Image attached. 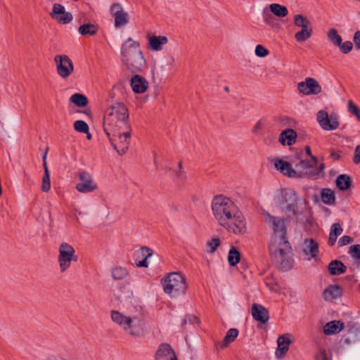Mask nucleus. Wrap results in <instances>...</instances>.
Wrapping results in <instances>:
<instances>
[{
    "instance_id": "1",
    "label": "nucleus",
    "mask_w": 360,
    "mask_h": 360,
    "mask_svg": "<svg viewBox=\"0 0 360 360\" xmlns=\"http://www.w3.org/2000/svg\"><path fill=\"white\" fill-rule=\"evenodd\" d=\"M264 214L274 231L269 244L271 260L278 270L288 271L292 268L294 259L292 249L287 238L286 219L274 217L268 212Z\"/></svg>"
},
{
    "instance_id": "2",
    "label": "nucleus",
    "mask_w": 360,
    "mask_h": 360,
    "mask_svg": "<svg viewBox=\"0 0 360 360\" xmlns=\"http://www.w3.org/2000/svg\"><path fill=\"white\" fill-rule=\"evenodd\" d=\"M212 210L219 224L227 231L236 235L246 232L245 218L229 198L222 195L214 196L212 201Z\"/></svg>"
},
{
    "instance_id": "3",
    "label": "nucleus",
    "mask_w": 360,
    "mask_h": 360,
    "mask_svg": "<svg viewBox=\"0 0 360 360\" xmlns=\"http://www.w3.org/2000/svg\"><path fill=\"white\" fill-rule=\"evenodd\" d=\"M120 57L123 65L132 74L142 72L147 66L139 41H134L131 37L122 43Z\"/></svg>"
},
{
    "instance_id": "4",
    "label": "nucleus",
    "mask_w": 360,
    "mask_h": 360,
    "mask_svg": "<svg viewBox=\"0 0 360 360\" xmlns=\"http://www.w3.org/2000/svg\"><path fill=\"white\" fill-rule=\"evenodd\" d=\"M129 111L122 103H116L108 108L103 117V129L108 137L110 131L129 129Z\"/></svg>"
},
{
    "instance_id": "5",
    "label": "nucleus",
    "mask_w": 360,
    "mask_h": 360,
    "mask_svg": "<svg viewBox=\"0 0 360 360\" xmlns=\"http://www.w3.org/2000/svg\"><path fill=\"white\" fill-rule=\"evenodd\" d=\"M289 160L277 158L274 160V167L283 176L288 178H304L307 175L304 171V153L302 150L297 151Z\"/></svg>"
},
{
    "instance_id": "6",
    "label": "nucleus",
    "mask_w": 360,
    "mask_h": 360,
    "mask_svg": "<svg viewBox=\"0 0 360 360\" xmlns=\"http://www.w3.org/2000/svg\"><path fill=\"white\" fill-rule=\"evenodd\" d=\"M276 206L283 212L298 217V204L302 200L299 194L292 188H282L275 196Z\"/></svg>"
},
{
    "instance_id": "7",
    "label": "nucleus",
    "mask_w": 360,
    "mask_h": 360,
    "mask_svg": "<svg viewBox=\"0 0 360 360\" xmlns=\"http://www.w3.org/2000/svg\"><path fill=\"white\" fill-rule=\"evenodd\" d=\"M164 292L172 297L184 295L188 288L186 278L179 272H172L161 279Z\"/></svg>"
},
{
    "instance_id": "8",
    "label": "nucleus",
    "mask_w": 360,
    "mask_h": 360,
    "mask_svg": "<svg viewBox=\"0 0 360 360\" xmlns=\"http://www.w3.org/2000/svg\"><path fill=\"white\" fill-rule=\"evenodd\" d=\"M131 129L110 131L109 141L120 155H124L128 150L129 146V139L131 137Z\"/></svg>"
},
{
    "instance_id": "9",
    "label": "nucleus",
    "mask_w": 360,
    "mask_h": 360,
    "mask_svg": "<svg viewBox=\"0 0 360 360\" xmlns=\"http://www.w3.org/2000/svg\"><path fill=\"white\" fill-rule=\"evenodd\" d=\"M77 259L78 257L72 245L65 242L60 245L58 262L61 272H65L70 267L72 261L77 262Z\"/></svg>"
},
{
    "instance_id": "10",
    "label": "nucleus",
    "mask_w": 360,
    "mask_h": 360,
    "mask_svg": "<svg viewBox=\"0 0 360 360\" xmlns=\"http://www.w3.org/2000/svg\"><path fill=\"white\" fill-rule=\"evenodd\" d=\"M58 74L62 78L68 77L74 70L71 59L67 55H56L54 58Z\"/></svg>"
},
{
    "instance_id": "11",
    "label": "nucleus",
    "mask_w": 360,
    "mask_h": 360,
    "mask_svg": "<svg viewBox=\"0 0 360 360\" xmlns=\"http://www.w3.org/2000/svg\"><path fill=\"white\" fill-rule=\"evenodd\" d=\"M316 119L321 127L327 131L335 130L340 124L336 114H330L329 117L328 112L323 110H321L318 112Z\"/></svg>"
},
{
    "instance_id": "12",
    "label": "nucleus",
    "mask_w": 360,
    "mask_h": 360,
    "mask_svg": "<svg viewBox=\"0 0 360 360\" xmlns=\"http://www.w3.org/2000/svg\"><path fill=\"white\" fill-rule=\"evenodd\" d=\"M300 93L304 95H316L321 92V86L319 83L312 77H307L304 82L297 84Z\"/></svg>"
},
{
    "instance_id": "13",
    "label": "nucleus",
    "mask_w": 360,
    "mask_h": 360,
    "mask_svg": "<svg viewBox=\"0 0 360 360\" xmlns=\"http://www.w3.org/2000/svg\"><path fill=\"white\" fill-rule=\"evenodd\" d=\"M129 323L124 330L129 332V333L133 337L142 336L146 329V322L143 319H140L137 316L130 317Z\"/></svg>"
},
{
    "instance_id": "14",
    "label": "nucleus",
    "mask_w": 360,
    "mask_h": 360,
    "mask_svg": "<svg viewBox=\"0 0 360 360\" xmlns=\"http://www.w3.org/2000/svg\"><path fill=\"white\" fill-rule=\"evenodd\" d=\"M79 177L81 181L76 185V189L80 193H90L97 189V184L93 181L87 172H79Z\"/></svg>"
},
{
    "instance_id": "15",
    "label": "nucleus",
    "mask_w": 360,
    "mask_h": 360,
    "mask_svg": "<svg viewBox=\"0 0 360 360\" xmlns=\"http://www.w3.org/2000/svg\"><path fill=\"white\" fill-rule=\"evenodd\" d=\"M110 14L115 18V27H120L126 25L129 22L128 13L124 11L121 5L118 3L113 4L110 6Z\"/></svg>"
},
{
    "instance_id": "16",
    "label": "nucleus",
    "mask_w": 360,
    "mask_h": 360,
    "mask_svg": "<svg viewBox=\"0 0 360 360\" xmlns=\"http://www.w3.org/2000/svg\"><path fill=\"white\" fill-rule=\"evenodd\" d=\"M51 16L59 23L63 25L69 23L73 18L72 13L65 11L64 6L60 4H53Z\"/></svg>"
},
{
    "instance_id": "17",
    "label": "nucleus",
    "mask_w": 360,
    "mask_h": 360,
    "mask_svg": "<svg viewBox=\"0 0 360 360\" xmlns=\"http://www.w3.org/2000/svg\"><path fill=\"white\" fill-rule=\"evenodd\" d=\"M304 171H306L307 175L304 178H311L319 175L324 169V164L321 163L318 166L317 158H313V160H307L304 158Z\"/></svg>"
},
{
    "instance_id": "18",
    "label": "nucleus",
    "mask_w": 360,
    "mask_h": 360,
    "mask_svg": "<svg viewBox=\"0 0 360 360\" xmlns=\"http://www.w3.org/2000/svg\"><path fill=\"white\" fill-rule=\"evenodd\" d=\"M293 341V336L291 333H285L278 337L277 340L278 347L276 349L277 357H283L288 351L289 345Z\"/></svg>"
},
{
    "instance_id": "19",
    "label": "nucleus",
    "mask_w": 360,
    "mask_h": 360,
    "mask_svg": "<svg viewBox=\"0 0 360 360\" xmlns=\"http://www.w3.org/2000/svg\"><path fill=\"white\" fill-rule=\"evenodd\" d=\"M130 85L135 94H143L148 88V82L145 77L139 73L134 74L130 79Z\"/></svg>"
},
{
    "instance_id": "20",
    "label": "nucleus",
    "mask_w": 360,
    "mask_h": 360,
    "mask_svg": "<svg viewBox=\"0 0 360 360\" xmlns=\"http://www.w3.org/2000/svg\"><path fill=\"white\" fill-rule=\"evenodd\" d=\"M251 313L254 319L261 323L264 324L269 321V311L259 304L254 303L252 305Z\"/></svg>"
},
{
    "instance_id": "21",
    "label": "nucleus",
    "mask_w": 360,
    "mask_h": 360,
    "mask_svg": "<svg viewBox=\"0 0 360 360\" xmlns=\"http://www.w3.org/2000/svg\"><path fill=\"white\" fill-rule=\"evenodd\" d=\"M156 360H177V357L169 344H162L156 352Z\"/></svg>"
},
{
    "instance_id": "22",
    "label": "nucleus",
    "mask_w": 360,
    "mask_h": 360,
    "mask_svg": "<svg viewBox=\"0 0 360 360\" xmlns=\"http://www.w3.org/2000/svg\"><path fill=\"white\" fill-rule=\"evenodd\" d=\"M148 49L158 51L162 49V46L167 44L168 39L165 36H155L149 35L147 36Z\"/></svg>"
},
{
    "instance_id": "23",
    "label": "nucleus",
    "mask_w": 360,
    "mask_h": 360,
    "mask_svg": "<svg viewBox=\"0 0 360 360\" xmlns=\"http://www.w3.org/2000/svg\"><path fill=\"white\" fill-rule=\"evenodd\" d=\"M297 132L292 129H285L279 135L278 141L283 146H291L296 141Z\"/></svg>"
},
{
    "instance_id": "24",
    "label": "nucleus",
    "mask_w": 360,
    "mask_h": 360,
    "mask_svg": "<svg viewBox=\"0 0 360 360\" xmlns=\"http://www.w3.org/2000/svg\"><path fill=\"white\" fill-rule=\"evenodd\" d=\"M342 290L338 285H330L323 291L322 296L325 301H333L342 296Z\"/></svg>"
},
{
    "instance_id": "25",
    "label": "nucleus",
    "mask_w": 360,
    "mask_h": 360,
    "mask_svg": "<svg viewBox=\"0 0 360 360\" xmlns=\"http://www.w3.org/2000/svg\"><path fill=\"white\" fill-rule=\"evenodd\" d=\"M239 331L237 328H230L226 333L221 342H216L215 346L217 349H225L229 346L238 337Z\"/></svg>"
},
{
    "instance_id": "26",
    "label": "nucleus",
    "mask_w": 360,
    "mask_h": 360,
    "mask_svg": "<svg viewBox=\"0 0 360 360\" xmlns=\"http://www.w3.org/2000/svg\"><path fill=\"white\" fill-rule=\"evenodd\" d=\"M303 252L305 255H310L311 258L316 257L319 252V244L318 243L312 239H306L304 241Z\"/></svg>"
},
{
    "instance_id": "27",
    "label": "nucleus",
    "mask_w": 360,
    "mask_h": 360,
    "mask_svg": "<svg viewBox=\"0 0 360 360\" xmlns=\"http://www.w3.org/2000/svg\"><path fill=\"white\" fill-rule=\"evenodd\" d=\"M345 328V323L341 321H331L326 323L323 326V333L327 335L337 334Z\"/></svg>"
},
{
    "instance_id": "28",
    "label": "nucleus",
    "mask_w": 360,
    "mask_h": 360,
    "mask_svg": "<svg viewBox=\"0 0 360 360\" xmlns=\"http://www.w3.org/2000/svg\"><path fill=\"white\" fill-rule=\"evenodd\" d=\"M328 270L331 276H339L347 271V266L340 260H332L328 266Z\"/></svg>"
},
{
    "instance_id": "29",
    "label": "nucleus",
    "mask_w": 360,
    "mask_h": 360,
    "mask_svg": "<svg viewBox=\"0 0 360 360\" xmlns=\"http://www.w3.org/2000/svg\"><path fill=\"white\" fill-rule=\"evenodd\" d=\"M48 149L49 148H47L45 153L43 155V167L44 169L41 184V191L43 192H48L51 188L50 174L46 161Z\"/></svg>"
},
{
    "instance_id": "30",
    "label": "nucleus",
    "mask_w": 360,
    "mask_h": 360,
    "mask_svg": "<svg viewBox=\"0 0 360 360\" xmlns=\"http://www.w3.org/2000/svg\"><path fill=\"white\" fill-rule=\"evenodd\" d=\"M98 31V26L96 24L85 23L79 26V33L84 37L95 36Z\"/></svg>"
},
{
    "instance_id": "31",
    "label": "nucleus",
    "mask_w": 360,
    "mask_h": 360,
    "mask_svg": "<svg viewBox=\"0 0 360 360\" xmlns=\"http://www.w3.org/2000/svg\"><path fill=\"white\" fill-rule=\"evenodd\" d=\"M352 179L347 174H340L335 179V184L337 188L340 191H347L352 186Z\"/></svg>"
},
{
    "instance_id": "32",
    "label": "nucleus",
    "mask_w": 360,
    "mask_h": 360,
    "mask_svg": "<svg viewBox=\"0 0 360 360\" xmlns=\"http://www.w3.org/2000/svg\"><path fill=\"white\" fill-rule=\"evenodd\" d=\"M321 201L328 205H333L335 202V195L333 191L330 188H323L321 191Z\"/></svg>"
},
{
    "instance_id": "33",
    "label": "nucleus",
    "mask_w": 360,
    "mask_h": 360,
    "mask_svg": "<svg viewBox=\"0 0 360 360\" xmlns=\"http://www.w3.org/2000/svg\"><path fill=\"white\" fill-rule=\"evenodd\" d=\"M313 33L312 25L308 27H304L301 28V30L297 32L295 34V39L297 42L305 41L309 39Z\"/></svg>"
},
{
    "instance_id": "34",
    "label": "nucleus",
    "mask_w": 360,
    "mask_h": 360,
    "mask_svg": "<svg viewBox=\"0 0 360 360\" xmlns=\"http://www.w3.org/2000/svg\"><path fill=\"white\" fill-rule=\"evenodd\" d=\"M111 319L115 323L119 324L124 330L127 325L129 323V321L130 317L124 316L118 311L112 310L111 311Z\"/></svg>"
},
{
    "instance_id": "35",
    "label": "nucleus",
    "mask_w": 360,
    "mask_h": 360,
    "mask_svg": "<svg viewBox=\"0 0 360 360\" xmlns=\"http://www.w3.org/2000/svg\"><path fill=\"white\" fill-rule=\"evenodd\" d=\"M153 251L152 249L143 246L140 248V254L143 257L138 262L136 261V266L139 267H148V259L153 255Z\"/></svg>"
},
{
    "instance_id": "36",
    "label": "nucleus",
    "mask_w": 360,
    "mask_h": 360,
    "mask_svg": "<svg viewBox=\"0 0 360 360\" xmlns=\"http://www.w3.org/2000/svg\"><path fill=\"white\" fill-rule=\"evenodd\" d=\"M269 11L275 16L278 18H284L288 14V11L286 6L275 3L269 5Z\"/></svg>"
},
{
    "instance_id": "37",
    "label": "nucleus",
    "mask_w": 360,
    "mask_h": 360,
    "mask_svg": "<svg viewBox=\"0 0 360 360\" xmlns=\"http://www.w3.org/2000/svg\"><path fill=\"white\" fill-rule=\"evenodd\" d=\"M241 254L235 247L232 246L228 255V262L231 266H235L240 261Z\"/></svg>"
},
{
    "instance_id": "38",
    "label": "nucleus",
    "mask_w": 360,
    "mask_h": 360,
    "mask_svg": "<svg viewBox=\"0 0 360 360\" xmlns=\"http://www.w3.org/2000/svg\"><path fill=\"white\" fill-rule=\"evenodd\" d=\"M70 101L76 106L80 108L86 107L89 103V101L86 96L80 93H75L72 94L70 98Z\"/></svg>"
},
{
    "instance_id": "39",
    "label": "nucleus",
    "mask_w": 360,
    "mask_h": 360,
    "mask_svg": "<svg viewBox=\"0 0 360 360\" xmlns=\"http://www.w3.org/2000/svg\"><path fill=\"white\" fill-rule=\"evenodd\" d=\"M328 40L335 46H338L342 41L341 36L338 34V30L335 28H330L327 33Z\"/></svg>"
},
{
    "instance_id": "40",
    "label": "nucleus",
    "mask_w": 360,
    "mask_h": 360,
    "mask_svg": "<svg viewBox=\"0 0 360 360\" xmlns=\"http://www.w3.org/2000/svg\"><path fill=\"white\" fill-rule=\"evenodd\" d=\"M293 20L294 25L301 28L312 25L311 22L307 19V18L301 14L295 15Z\"/></svg>"
},
{
    "instance_id": "41",
    "label": "nucleus",
    "mask_w": 360,
    "mask_h": 360,
    "mask_svg": "<svg viewBox=\"0 0 360 360\" xmlns=\"http://www.w3.org/2000/svg\"><path fill=\"white\" fill-rule=\"evenodd\" d=\"M262 15L264 18V22L265 23L270 25L272 27H279L278 23H274V21L276 20L275 15L266 8H264L262 11Z\"/></svg>"
},
{
    "instance_id": "42",
    "label": "nucleus",
    "mask_w": 360,
    "mask_h": 360,
    "mask_svg": "<svg viewBox=\"0 0 360 360\" xmlns=\"http://www.w3.org/2000/svg\"><path fill=\"white\" fill-rule=\"evenodd\" d=\"M128 274V271L123 267H115L112 269V276L115 280H122Z\"/></svg>"
},
{
    "instance_id": "43",
    "label": "nucleus",
    "mask_w": 360,
    "mask_h": 360,
    "mask_svg": "<svg viewBox=\"0 0 360 360\" xmlns=\"http://www.w3.org/2000/svg\"><path fill=\"white\" fill-rule=\"evenodd\" d=\"M74 129L80 133H88L89 131V125L83 120H77L74 123Z\"/></svg>"
},
{
    "instance_id": "44",
    "label": "nucleus",
    "mask_w": 360,
    "mask_h": 360,
    "mask_svg": "<svg viewBox=\"0 0 360 360\" xmlns=\"http://www.w3.org/2000/svg\"><path fill=\"white\" fill-rule=\"evenodd\" d=\"M348 110L350 113L355 115L356 119L360 121V109L359 107L354 103L353 101H349L348 102Z\"/></svg>"
},
{
    "instance_id": "45",
    "label": "nucleus",
    "mask_w": 360,
    "mask_h": 360,
    "mask_svg": "<svg viewBox=\"0 0 360 360\" xmlns=\"http://www.w3.org/2000/svg\"><path fill=\"white\" fill-rule=\"evenodd\" d=\"M221 241L219 238H214L211 240L207 241V245L210 248L209 252L211 253L215 252L218 247H219Z\"/></svg>"
},
{
    "instance_id": "46",
    "label": "nucleus",
    "mask_w": 360,
    "mask_h": 360,
    "mask_svg": "<svg viewBox=\"0 0 360 360\" xmlns=\"http://www.w3.org/2000/svg\"><path fill=\"white\" fill-rule=\"evenodd\" d=\"M349 254L356 259L360 260V245L356 244L349 247Z\"/></svg>"
},
{
    "instance_id": "47",
    "label": "nucleus",
    "mask_w": 360,
    "mask_h": 360,
    "mask_svg": "<svg viewBox=\"0 0 360 360\" xmlns=\"http://www.w3.org/2000/svg\"><path fill=\"white\" fill-rule=\"evenodd\" d=\"M338 47L342 53L347 54L352 50L353 44L350 41H346L343 43L341 41V44L338 46Z\"/></svg>"
},
{
    "instance_id": "48",
    "label": "nucleus",
    "mask_w": 360,
    "mask_h": 360,
    "mask_svg": "<svg viewBox=\"0 0 360 360\" xmlns=\"http://www.w3.org/2000/svg\"><path fill=\"white\" fill-rule=\"evenodd\" d=\"M269 51L264 46L258 44L255 48V55L259 58H264L268 56Z\"/></svg>"
},
{
    "instance_id": "49",
    "label": "nucleus",
    "mask_w": 360,
    "mask_h": 360,
    "mask_svg": "<svg viewBox=\"0 0 360 360\" xmlns=\"http://www.w3.org/2000/svg\"><path fill=\"white\" fill-rule=\"evenodd\" d=\"M342 232V229L339 223H335L331 226L330 233L338 238Z\"/></svg>"
},
{
    "instance_id": "50",
    "label": "nucleus",
    "mask_w": 360,
    "mask_h": 360,
    "mask_svg": "<svg viewBox=\"0 0 360 360\" xmlns=\"http://www.w3.org/2000/svg\"><path fill=\"white\" fill-rule=\"evenodd\" d=\"M195 322H199V319L197 316L194 315H186L182 321V328H184L187 323L193 324Z\"/></svg>"
},
{
    "instance_id": "51",
    "label": "nucleus",
    "mask_w": 360,
    "mask_h": 360,
    "mask_svg": "<svg viewBox=\"0 0 360 360\" xmlns=\"http://www.w3.org/2000/svg\"><path fill=\"white\" fill-rule=\"evenodd\" d=\"M354 238L349 236H343L338 240V246L342 247L353 243Z\"/></svg>"
},
{
    "instance_id": "52",
    "label": "nucleus",
    "mask_w": 360,
    "mask_h": 360,
    "mask_svg": "<svg viewBox=\"0 0 360 360\" xmlns=\"http://www.w3.org/2000/svg\"><path fill=\"white\" fill-rule=\"evenodd\" d=\"M353 41L357 50H360V31H356L353 37Z\"/></svg>"
},
{
    "instance_id": "53",
    "label": "nucleus",
    "mask_w": 360,
    "mask_h": 360,
    "mask_svg": "<svg viewBox=\"0 0 360 360\" xmlns=\"http://www.w3.org/2000/svg\"><path fill=\"white\" fill-rule=\"evenodd\" d=\"M353 162L355 164H360V145H358L355 148Z\"/></svg>"
},
{
    "instance_id": "54",
    "label": "nucleus",
    "mask_w": 360,
    "mask_h": 360,
    "mask_svg": "<svg viewBox=\"0 0 360 360\" xmlns=\"http://www.w3.org/2000/svg\"><path fill=\"white\" fill-rule=\"evenodd\" d=\"M340 154H341V151H335V150H333L331 151L330 154V158L333 160V161H338L340 160Z\"/></svg>"
},
{
    "instance_id": "55",
    "label": "nucleus",
    "mask_w": 360,
    "mask_h": 360,
    "mask_svg": "<svg viewBox=\"0 0 360 360\" xmlns=\"http://www.w3.org/2000/svg\"><path fill=\"white\" fill-rule=\"evenodd\" d=\"M338 238H335V236H333L331 233L329 234V238L328 240V244L330 246H333L337 240Z\"/></svg>"
},
{
    "instance_id": "56",
    "label": "nucleus",
    "mask_w": 360,
    "mask_h": 360,
    "mask_svg": "<svg viewBox=\"0 0 360 360\" xmlns=\"http://www.w3.org/2000/svg\"><path fill=\"white\" fill-rule=\"evenodd\" d=\"M320 357H321V360H330L328 357V354L326 353V349H321L320 351Z\"/></svg>"
},
{
    "instance_id": "57",
    "label": "nucleus",
    "mask_w": 360,
    "mask_h": 360,
    "mask_svg": "<svg viewBox=\"0 0 360 360\" xmlns=\"http://www.w3.org/2000/svg\"><path fill=\"white\" fill-rule=\"evenodd\" d=\"M304 150H305L306 155L310 157V158H311L310 160H313V158H316V156H314L311 154V150L310 146H306L304 148Z\"/></svg>"
},
{
    "instance_id": "58",
    "label": "nucleus",
    "mask_w": 360,
    "mask_h": 360,
    "mask_svg": "<svg viewBox=\"0 0 360 360\" xmlns=\"http://www.w3.org/2000/svg\"><path fill=\"white\" fill-rule=\"evenodd\" d=\"M262 120H259L256 124L254 126L253 129H252V132L253 133H257V131L261 129L262 127Z\"/></svg>"
},
{
    "instance_id": "59",
    "label": "nucleus",
    "mask_w": 360,
    "mask_h": 360,
    "mask_svg": "<svg viewBox=\"0 0 360 360\" xmlns=\"http://www.w3.org/2000/svg\"><path fill=\"white\" fill-rule=\"evenodd\" d=\"M174 61V59L172 56H170L167 60V63L169 64H172Z\"/></svg>"
},
{
    "instance_id": "60",
    "label": "nucleus",
    "mask_w": 360,
    "mask_h": 360,
    "mask_svg": "<svg viewBox=\"0 0 360 360\" xmlns=\"http://www.w3.org/2000/svg\"><path fill=\"white\" fill-rule=\"evenodd\" d=\"M86 134V138L88 140H91V134L89 133V131H88V133H85Z\"/></svg>"
},
{
    "instance_id": "61",
    "label": "nucleus",
    "mask_w": 360,
    "mask_h": 360,
    "mask_svg": "<svg viewBox=\"0 0 360 360\" xmlns=\"http://www.w3.org/2000/svg\"><path fill=\"white\" fill-rule=\"evenodd\" d=\"M84 113L86 114V115H90L91 114V110H85L84 111H82Z\"/></svg>"
},
{
    "instance_id": "62",
    "label": "nucleus",
    "mask_w": 360,
    "mask_h": 360,
    "mask_svg": "<svg viewBox=\"0 0 360 360\" xmlns=\"http://www.w3.org/2000/svg\"><path fill=\"white\" fill-rule=\"evenodd\" d=\"M24 174H25V176L26 177V179H27V180H30V176L27 174V173H26V172H25V171H24Z\"/></svg>"
},
{
    "instance_id": "63",
    "label": "nucleus",
    "mask_w": 360,
    "mask_h": 360,
    "mask_svg": "<svg viewBox=\"0 0 360 360\" xmlns=\"http://www.w3.org/2000/svg\"><path fill=\"white\" fill-rule=\"evenodd\" d=\"M178 167L179 168L181 169L182 168V162H179V164H178Z\"/></svg>"
},
{
    "instance_id": "64",
    "label": "nucleus",
    "mask_w": 360,
    "mask_h": 360,
    "mask_svg": "<svg viewBox=\"0 0 360 360\" xmlns=\"http://www.w3.org/2000/svg\"><path fill=\"white\" fill-rule=\"evenodd\" d=\"M305 221L306 223L311 224V220L309 218L306 219Z\"/></svg>"
}]
</instances>
